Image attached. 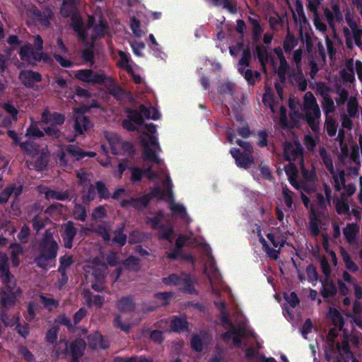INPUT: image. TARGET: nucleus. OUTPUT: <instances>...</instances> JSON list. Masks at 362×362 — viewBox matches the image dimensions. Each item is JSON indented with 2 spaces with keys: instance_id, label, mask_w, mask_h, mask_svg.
Listing matches in <instances>:
<instances>
[{
  "instance_id": "f257e3e1",
  "label": "nucleus",
  "mask_w": 362,
  "mask_h": 362,
  "mask_svg": "<svg viewBox=\"0 0 362 362\" xmlns=\"http://www.w3.org/2000/svg\"><path fill=\"white\" fill-rule=\"evenodd\" d=\"M143 116L146 119L153 120L158 119L160 117L159 112L155 107L147 109L141 105L139 112L136 110L129 111V119L124 121L123 126L128 130L137 129L144 134L141 138V143L144 147L145 161L159 163L160 159L156 154L159 150L158 143L156 137L153 135L156 132V127L151 124H144Z\"/></svg>"
},
{
  "instance_id": "f03ea898",
  "label": "nucleus",
  "mask_w": 362,
  "mask_h": 362,
  "mask_svg": "<svg viewBox=\"0 0 362 362\" xmlns=\"http://www.w3.org/2000/svg\"><path fill=\"white\" fill-rule=\"evenodd\" d=\"M76 0H63L61 13L67 16L71 13V25L78 36L86 45L92 46L94 39L104 35L106 31V23L100 13H95L93 16H88L86 25L83 24L81 16L75 12Z\"/></svg>"
},
{
  "instance_id": "7ed1b4c3",
  "label": "nucleus",
  "mask_w": 362,
  "mask_h": 362,
  "mask_svg": "<svg viewBox=\"0 0 362 362\" xmlns=\"http://www.w3.org/2000/svg\"><path fill=\"white\" fill-rule=\"evenodd\" d=\"M146 176L151 180H153L156 177L161 179L162 177H165V180L163 183L164 187V192H161L158 188H155L151 193V196L158 197L159 199L168 198L169 199V208L173 215L180 216L187 222L189 221L190 220L187 216L186 209L183 206L182 204L177 203L173 200L171 190L172 185L170 183V177L163 171L160 172L159 175H156L152 172L151 168H148L146 171Z\"/></svg>"
},
{
  "instance_id": "20e7f679",
  "label": "nucleus",
  "mask_w": 362,
  "mask_h": 362,
  "mask_svg": "<svg viewBox=\"0 0 362 362\" xmlns=\"http://www.w3.org/2000/svg\"><path fill=\"white\" fill-rule=\"evenodd\" d=\"M7 257L4 254H0V272L3 277L4 283L6 284V291L1 293V303L4 307L11 305L16 299V293H18V288L14 287L15 282L13 276L7 269Z\"/></svg>"
},
{
  "instance_id": "39448f33",
  "label": "nucleus",
  "mask_w": 362,
  "mask_h": 362,
  "mask_svg": "<svg viewBox=\"0 0 362 362\" xmlns=\"http://www.w3.org/2000/svg\"><path fill=\"white\" fill-rule=\"evenodd\" d=\"M43 41L40 35L35 37L34 45L36 50H33L30 45H25L21 47L19 54L23 61L30 64H35L38 62H47L50 58L42 52Z\"/></svg>"
},
{
  "instance_id": "423d86ee",
  "label": "nucleus",
  "mask_w": 362,
  "mask_h": 362,
  "mask_svg": "<svg viewBox=\"0 0 362 362\" xmlns=\"http://www.w3.org/2000/svg\"><path fill=\"white\" fill-rule=\"evenodd\" d=\"M75 77L78 80L87 83H103L116 96H117V93L121 92L119 88H117L116 91L111 90V88L114 86V81L111 77L103 74H93L91 70L81 69L75 73Z\"/></svg>"
},
{
  "instance_id": "0eeeda50",
  "label": "nucleus",
  "mask_w": 362,
  "mask_h": 362,
  "mask_svg": "<svg viewBox=\"0 0 362 362\" xmlns=\"http://www.w3.org/2000/svg\"><path fill=\"white\" fill-rule=\"evenodd\" d=\"M19 9L23 17L28 23H39L43 27H47L49 25L52 13L49 12L47 15H41L30 1L28 0L24 1L19 7Z\"/></svg>"
},
{
  "instance_id": "6e6552de",
  "label": "nucleus",
  "mask_w": 362,
  "mask_h": 362,
  "mask_svg": "<svg viewBox=\"0 0 362 362\" xmlns=\"http://www.w3.org/2000/svg\"><path fill=\"white\" fill-rule=\"evenodd\" d=\"M284 153L286 158L289 160H298L301 165V173L307 181L313 180L315 177V172L312 168L310 170H307L302 160V148L300 144L294 141L293 144L286 143L284 146Z\"/></svg>"
},
{
  "instance_id": "1a4fd4ad",
  "label": "nucleus",
  "mask_w": 362,
  "mask_h": 362,
  "mask_svg": "<svg viewBox=\"0 0 362 362\" xmlns=\"http://www.w3.org/2000/svg\"><path fill=\"white\" fill-rule=\"evenodd\" d=\"M57 251V243L52 239V235L47 233L42 245L41 254L37 259L38 265L42 267L52 266Z\"/></svg>"
},
{
  "instance_id": "9d476101",
  "label": "nucleus",
  "mask_w": 362,
  "mask_h": 362,
  "mask_svg": "<svg viewBox=\"0 0 362 362\" xmlns=\"http://www.w3.org/2000/svg\"><path fill=\"white\" fill-rule=\"evenodd\" d=\"M304 111L307 122L313 131L318 129L320 116V108L311 93H306L304 97Z\"/></svg>"
},
{
  "instance_id": "9b49d317",
  "label": "nucleus",
  "mask_w": 362,
  "mask_h": 362,
  "mask_svg": "<svg viewBox=\"0 0 362 362\" xmlns=\"http://www.w3.org/2000/svg\"><path fill=\"white\" fill-rule=\"evenodd\" d=\"M257 234L259 238V241L262 244V246L267 255L272 259H276L279 257V253L281 248L285 244L284 238L277 233H268L267 235V237L269 240L270 243L274 246V248H270L267 245L265 239L262 235L259 229L257 230Z\"/></svg>"
},
{
  "instance_id": "f8f14e48",
  "label": "nucleus",
  "mask_w": 362,
  "mask_h": 362,
  "mask_svg": "<svg viewBox=\"0 0 362 362\" xmlns=\"http://www.w3.org/2000/svg\"><path fill=\"white\" fill-rule=\"evenodd\" d=\"M41 122L50 125V127L45 128V133L47 135L59 137V133L57 126L63 124L64 117L60 114H50L47 110H45L42 115Z\"/></svg>"
},
{
  "instance_id": "ddd939ff",
  "label": "nucleus",
  "mask_w": 362,
  "mask_h": 362,
  "mask_svg": "<svg viewBox=\"0 0 362 362\" xmlns=\"http://www.w3.org/2000/svg\"><path fill=\"white\" fill-rule=\"evenodd\" d=\"M105 136L113 154L128 153L132 149L131 144L122 142L118 135L114 132H106Z\"/></svg>"
},
{
  "instance_id": "4468645a",
  "label": "nucleus",
  "mask_w": 362,
  "mask_h": 362,
  "mask_svg": "<svg viewBox=\"0 0 362 362\" xmlns=\"http://www.w3.org/2000/svg\"><path fill=\"white\" fill-rule=\"evenodd\" d=\"M332 347L326 350V356L329 362H340L341 358L348 357L350 355L349 344L346 341H343L341 345L337 344L334 348L333 344Z\"/></svg>"
},
{
  "instance_id": "2eb2a0df",
  "label": "nucleus",
  "mask_w": 362,
  "mask_h": 362,
  "mask_svg": "<svg viewBox=\"0 0 362 362\" xmlns=\"http://www.w3.org/2000/svg\"><path fill=\"white\" fill-rule=\"evenodd\" d=\"M86 107L76 108L75 109V132L76 135L83 134L85 132L88 130L91 127L90 122L83 115Z\"/></svg>"
},
{
  "instance_id": "dca6fc26",
  "label": "nucleus",
  "mask_w": 362,
  "mask_h": 362,
  "mask_svg": "<svg viewBox=\"0 0 362 362\" xmlns=\"http://www.w3.org/2000/svg\"><path fill=\"white\" fill-rule=\"evenodd\" d=\"M320 156L325 165L329 170L333 176L336 189L337 190H340L342 187H344V173L342 171H339L337 173L334 172L332 163L330 159L327 157L325 151L321 150Z\"/></svg>"
},
{
  "instance_id": "f3484780",
  "label": "nucleus",
  "mask_w": 362,
  "mask_h": 362,
  "mask_svg": "<svg viewBox=\"0 0 362 362\" xmlns=\"http://www.w3.org/2000/svg\"><path fill=\"white\" fill-rule=\"evenodd\" d=\"M8 134L16 144H18L21 148L32 158V160H35V153L37 155V148L32 144L29 142H21L17 134L13 131H8Z\"/></svg>"
},
{
  "instance_id": "a211bd4d",
  "label": "nucleus",
  "mask_w": 362,
  "mask_h": 362,
  "mask_svg": "<svg viewBox=\"0 0 362 362\" xmlns=\"http://www.w3.org/2000/svg\"><path fill=\"white\" fill-rule=\"evenodd\" d=\"M104 265L100 264L93 263L92 265H87L85 267L84 270L87 279L93 278L96 281H100L104 275L102 272Z\"/></svg>"
},
{
  "instance_id": "6ab92c4d",
  "label": "nucleus",
  "mask_w": 362,
  "mask_h": 362,
  "mask_svg": "<svg viewBox=\"0 0 362 362\" xmlns=\"http://www.w3.org/2000/svg\"><path fill=\"white\" fill-rule=\"evenodd\" d=\"M230 153L235 158L237 165L240 168H247L250 167L253 162L252 157L248 153H240L238 149H231Z\"/></svg>"
},
{
  "instance_id": "aec40b11",
  "label": "nucleus",
  "mask_w": 362,
  "mask_h": 362,
  "mask_svg": "<svg viewBox=\"0 0 362 362\" xmlns=\"http://www.w3.org/2000/svg\"><path fill=\"white\" fill-rule=\"evenodd\" d=\"M325 15L332 27H334L337 22H339L342 19V16L337 4H332L330 8H325Z\"/></svg>"
},
{
  "instance_id": "412c9836",
  "label": "nucleus",
  "mask_w": 362,
  "mask_h": 362,
  "mask_svg": "<svg viewBox=\"0 0 362 362\" xmlns=\"http://www.w3.org/2000/svg\"><path fill=\"white\" fill-rule=\"evenodd\" d=\"M349 65L351 66L350 73H342V78L344 81L352 82L354 80V69L358 75V78L362 81V63L359 61L354 62L353 60L349 62Z\"/></svg>"
},
{
  "instance_id": "4be33fe9",
  "label": "nucleus",
  "mask_w": 362,
  "mask_h": 362,
  "mask_svg": "<svg viewBox=\"0 0 362 362\" xmlns=\"http://www.w3.org/2000/svg\"><path fill=\"white\" fill-rule=\"evenodd\" d=\"M19 78L26 86H31L34 83L41 80V76L38 73L31 71H22L20 74Z\"/></svg>"
},
{
  "instance_id": "5701e85b",
  "label": "nucleus",
  "mask_w": 362,
  "mask_h": 362,
  "mask_svg": "<svg viewBox=\"0 0 362 362\" xmlns=\"http://www.w3.org/2000/svg\"><path fill=\"white\" fill-rule=\"evenodd\" d=\"M204 272L212 284H216L220 281V274L218 273L212 259H210L209 263L205 265Z\"/></svg>"
},
{
  "instance_id": "b1692460",
  "label": "nucleus",
  "mask_w": 362,
  "mask_h": 362,
  "mask_svg": "<svg viewBox=\"0 0 362 362\" xmlns=\"http://www.w3.org/2000/svg\"><path fill=\"white\" fill-rule=\"evenodd\" d=\"M76 234V230L71 223H67L64 226V232L62 237L64 242V246L67 248L72 247V239Z\"/></svg>"
},
{
  "instance_id": "393cba45",
  "label": "nucleus",
  "mask_w": 362,
  "mask_h": 362,
  "mask_svg": "<svg viewBox=\"0 0 362 362\" xmlns=\"http://www.w3.org/2000/svg\"><path fill=\"white\" fill-rule=\"evenodd\" d=\"M22 192V186L21 185H13L9 187H7L1 194H0V202H6L8 201L9 197L11 195H14L15 197L18 196Z\"/></svg>"
},
{
  "instance_id": "a878e982",
  "label": "nucleus",
  "mask_w": 362,
  "mask_h": 362,
  "mask_svg": "<svg viewBox=\"0 0 362 362\" xmlns=\"http://www.w3.org/2000/svg\"><path fill=\"white\" fill-rule=\"evenodd\" d=\"M341 151L344 156H350L351 159L356 164H360V159H359V151L358 148L356 145L351 144L350 145V150L348 147H345L343 146L342 141H341Z\"/></svg>"
},
{
  "instance_id": "bb28decb",
  "label": "nucleus",
  "mask_w": 362,
  "mask_h": 362,
  "mask_svg": "<svg viewBox=\"0 0 362 362\" xmlns=\"http://www.w3.org/2000/svg\"><path fill=\"white\" fill-rule=\"evenodd\" d=\"M245 330L243 328H239L236 330L234 327H232L229 332L223 334V339L226 341L230 339H233L234 344L237 345L240 342V339L245 335Z\"/></svg>"
},
{
  "instance_id": "cd10ccee",
  "label": "nucleus",
  "mask_w": 362,
  "mask_h": 362,
  "mask_svg": "<svg viewBox=\"0 0 362 362\" xmlns=\"http://www.w3.org/2000/svg\"><path fill=\"white\" fill-rule=\"evenodd\" d=\"M359 228L357 225L354 223L348 224L344 229V235L346 240L349 243L354 241L356 235L358 233Z\"/></svg>"
},
{
  "instance_id": "c85d7f7f",
  "label": "nucleus",
  "mask_w": 362,
  "mask_h": 362,
  "mask_svg": "<svg viewBox=\"0 0 362 362\" xmlns=\"http://www.w3.org/2000/svg\"><path fill=\"white\" fill-rule=\"evenodd\" d=\"M293 16L296 22L303 24L305 26L308 24V22L305 19L303 8L301 3L298 1H296L295 5V9L293 10Z\"/></svg>"
},
{
  "instance_id": "c756f323",
  "label": "nucleus",
  "mask_w": 362,
  "mask_h": 362,
  "mask_svg": "<svg viewBox=\"0 0 362 362\" xmlns=\"http://www.w3.org/2000/svg\"><path fill=\"white\" fill-rule=\"evenodd\" d=\"M119 59L117 61L118 66L124 70H126L128 73H132L133 66L129 62V56L124 52L119 51Z\"/></svg>"
},
{
  "instance_id": "7c9ffc66",
  "label": "nucleus",
  "mask_w": 362,
  "mask_h": 362,
  "mask_svg": "<svg viewBox=\"0 0 362 362\" xmlns=\"http://www.w3.org/2000/svg\"><path fill=\"white\" fill-rule=\"evenodd\" d=\"M89 344L94 349H105L107 347V344L103 341L102 335L98 333L89 337Z\"/></svg>"
},
{
  "instance_id": "2f4dec72",
  "label": "nucleus",
  "mask_w": 362,
  "mask_h": 362,
  "mask_svg": "<svg viewBox=\"0 0 362 362\" xmlns=\"http://www.w3.org/2000/svg\"><path fill=\"white\" fill-rule=\"evenodd\" d=\"M286 175H288L290 183L296 189L300 188V185L296 181L297 170L293 163H289L285 168Z\"/></svg>"
},
{
  "instance_id": "473e14b6",
  "label": "nucleus",
  "mask_w": 362,
  "mask_h": 362,
  "mask_svg": "<svg viewBox=\"0 0 362 362\" xmlns=\"http://www.w3.org/2000/svg\"><path fill=\"white\" fill-rule=\"evenodd\" d=\"M329 316L336 327L340 329L343 327V318L337 309L330 308L329 311Z\"/></svg>"
},
{
  "instance_id": "72a5a7b5",
  "label": "nucleus",
  "mask_w": 362,
  "mask_h": 362,
  "mask_svg": "<svg viewBox=\"0 0 362 362\" xmlns=\"http://www.w3.org/2000/svg\"><path fill=\"white\" fill-rule=\"evenodd\" d=\"M86 347V344L83 340H78L75 344L71 347V354L73 357V362H76V358L82 355L83 351Z\"/></svg>"
},
{
  "instance_id": "f704fd0d",
  "label": "nucleus",
  "mask_w": 362,
  "mask_h": 362,
  "mask_svg": "<svg viewBox=\"0 0 362 362\" xmlns=\"http://www.w3.org/2000/svg\"><path fill=\"white\" fill-rule=\"evenodd\" d=\"M44 135L43 132L40 131L36 123H32L30 127L27 129L25 136L28 139H33L35 138L41 137Z\"/></svg>"
},
{
  "instance_id": "c9c22d12",
  "label": "nucleus",
  "mask_w": 362,
  "mask_h": 362,
  "mask_svg": "<svg viewBox=\"0 0 362 362\" xmlns=\"http://www.w3.org/2000/svg\"><path fill=\"white\" fill-rule=\"evenodd\" d=\"M171 328L175 332H181L187 328V322L185 317H176L171 321Z\"/></svg>"
},
{
  "instance_id": "e433bc0d",
  "label": "nucleus",
  "mask_w": 362,
  "mask_h": 362,
  "mask_svg": "<svg viewBox=\"0 0 362 362\" xmlns=\"http://www.w3.org/2000/svg\"><path fill=\"white\" fill-rule=\"evenodd\" d=\"M343 280L349 282L350 286H352V289H354L355 296L357 299H360L362 296V289L355 281L351 280V276L347 272H344L343 274Z\"/></svg>"
},
{
  "instance_id": "4c0bfd02",
  "label": "nucleus",
  "mask_w": 362,
  "mask_h": 362,
  "mask_svg": "<svg viewBox=\"0 0 362 362\" xmlns=\"http://www.w3.org/2000/svg\"><path fill=\"white\" fill-rule=\"evenodd\" d=\"M186 238L184 236H180L176 241V250L173 252L168 253V257L170 259L184 258L180 253V250L184 245Z\"/></svg>"
},
{
  "instance_id": "58836bf2",
  "label": "nucleus",
  "mask_w": 362,
  "mask_h": 362,
  "mask_svg": "<svg viewBox=\"0 0 362 362\" xmlns=\"http://www.w3.org/2000/svg\"><path fill=\"white\" fill-rule=\"evenodd\" d=\"M276 53L279 57L280 63L279 67L278 69V74L281 80H284L285 78V74L288 68L287 63L282 55L281 51H276Z\"/></svg>"
},
{
  "instance_id": "ea45409f",
  "label": "nucleus",
  "mask_w": 362,
  "mask_h": 362,
  "mask_svg": "<svg viewBox=\"0 0 362 362\" xmlns=\"http://www.w3.org/2000/svg\"><path fill=\"white\" fill-rule=\"evenodd\" d=\"M341 256L343 258V260L346 264V267L347 269L351 271H357L358 267L357 265L352 261L349 254L344 250L341 249Z\"/></svg>"
},
{
  "instance_id": "a19ab883",
  "label": "nucleus",
  "mask_w": 362,
  "mask_h": 362,
  "mask_svg": "<svg viewBox=\"0 0 362 362\" xmlns=\"http://www.w3.org/2000/svg\"><path fill=\"white\" fill-rule=\"evenodd\" d=\"M283 200L287 207V211H293V195L286 188L283 189Z\"/></svg>"
},
{
  "instance_id": "79ce46f5",
  "label": "nucleus",
  "mask_w": 362,
  "mask_h": 362,
  "mask_svg": "<svg viewBox=\"0 0 362 362\" xmlns=\"http://www.w3.org/2000/svg\"><path fill=\"white\" fill-rule=\"evenodd\" d=\"M148 199L147 197H143L141 199H132L131 201H122L121 205L127 206L132 205L133 206L141 208L145 206L147 204Z\"/></svg>"
},
{
  "instance_id": "37998d69",
  "label": "nucleus",
  "mask_w": 362,
  "mask_h": 362,
  "mask_svg": "<svg viewBox=\"0 0 362 362\" xmlns=\"http://www.w3.org/2000/svg\"><path fill=\"white\" fill-rule=\"evenodd\" d=\"M337 211L339 214H345L349 211L347 200L341 196V199L337 202Z\"/></svg>"
},
{
  "instance_id": "c03bdc74",
  "label": "nucleus",
  "mask_w": 362,
  "mask_h": 362,
  "mask_svg": "<svg viewBox=\"0 0 362 362\" xmlns=\"http://www.w3.org/2000/svg\"><path fill=\"white\" fill-rule=\"evenodd\" d=\"M325 128L329 136L335 135L337 132V124L335 122L329 117H327L325 122Z\"/></svg>"
},
{
  "instance_id": "a18cd8bd",
  "label": "nucleus",
  "mask_w": 362,
  "mask_h": 362,
  "mask_svg": "<svg viewBox=\"0 0 362 362\" xmlns=\"http://www.w3.org/2000/svg\"><path fill=\"white\" fill-rule=\"evenodd\" d=\"M134 307L132 300L129 298H124L118 303V308L122 311L131 310Z\"/></svg>"
},
{
  "instance_id": "49530a36",
  "label": "nucleus",
  "mask_w": 362,
  "mask_h": 362,
  "mask_svg": "<svg viewBox=\"0 0 362 362\" xmlns=\"http://www.w3.org/2000/svg\"><path fill=\"white\" fill-rule=\"evenodd\" d=\"M206 341L204 337H200L199 336H194L192 340V348L199 351L202 349L203 344Z\"/></svg>"
},
{
  "instance_id": "de8ad7c7",
  "label": "nucleus",
  "mask_w": 362,
  "mask_h": 362,
  "mask_svg": "<svg viewBox=\"0 0 362 362\" xmlns=\"http://www.w3.org/2000/svg\"><path fill=\"white\" fill-rule=\"evenodd\" d=\"M130 28L136 37H141L144 32L140 29V24L138 21L132 18L130 23Z\"/></svg>"
},
{
  "instance_id": "09e8293b",
  "label": "nucleus",
  "mask_w": 362,
  "mask_h": 362,
  "mask_svg": "<svg viewBox=\"0 0 362 362\" xmlns=\"http://www.w3.org/2000/svg\"><path fill=\"white\" fill-rule=\"evenodd\" d=\"M322 107L326 114L333 112L334 110V105L332 99L327 96H324Z\"/></svg>"
},
{
  "instance_id": "8fccbe9b",
  "label": "nucleus",
  "mask_w": 362,
  "mask_h": 362,
  "mask_svg": "<svg viewBox=\"0 0 362 362\" xmlns=\"http://www.w3.org/2000/svg\"><path fill=\"white\" fill-rule=\"evenodd\" d=\"M263 102L266 105H268L272 112L275 111V105L272 103V95L270 90H267L263 95Z\"/></svg>"
},
{
  "instance_id": "3c124183",
  "label": "nucleus",
  "mask_w": 362,
  "mask_h": 362,
  "mask_svg": "<svg viewBox=\"0 0 362 362\" xmlns=\"http://www.w3.org/2000/svg\"><path fill=\"white\" fill-rule=\"evenodd\" d=\"M284 298L292 308H294L296 305L298 304L299 302L298 298L294 292L285 293Z\"/></svg>"
},
{
  "instance_id": "603ef678",
  "label": "nucleus",
  "mask_w": 362,
  "mask_h": 362,
  "mask_svg": "<svg viewBox=\"0 0 362 362\" xmlns=\"http://www.w3.org/2000/svg\"><path fill=\"white\" fill-rule=\"evenodd\" d=\"M173 229L170 227H161L159 230V236L161 238H165L170 241L172 240Z\"/></svg>"
},
{
  "instance_id": "864d4df0",
  "label": "nucleus",
  "mask_w": 362,
  "mask_h": 362,
  "mask_svg": "<svg viewBox=\"0 0 362 362\" xmlns=\"http://www.w3.org/2000/svg\"><path fill=\"white\" fill-rule=\"evenodd\" d=\"M323 290L322 294L325 297H328L333 295L335 292V287L332 284H325L322 285Z\"/></svg>"
},
{
  "instance_id": "5fc2aeb1",
  "label": "nucleus",
  "mask_w": 362,
  "mask_h": 362,
  "mask_svg": "<svg viewBox=\"0 0 362 362\" xmlns=\"http://www.w3.org/2000/svg\"><path fill=\"white\" fill-rule=\"evenodd\" d=\"M348 112L350 116H354L357 112V102L355 98H350L348 101Z\"/></svg>"
},
{
  "instance_id": "6e6d98bb",
  "label": "nucleus",
  "mask_w": 362,
  "mask_h": 362,
  "mask_svg": "<svg viewBox=\"0 0 362 362\" xmlns=\"http://www.w3.org/2000/svg\"><path fill=\"white\" fill-rule=\"evenodd\" d=\"M249 59H250L249 52L245 51L243 56L239 62V71L241 73H243L244 69L247 66Z\"/></svg>"
},
{
  "instance_id": "4d7b16f0",
  "label": "nucleus",
  "mask_w": 362,
  "mask_h": 362,
  "mask_svg": "<svg viewBox=\"0 0 362 362\" xmlns=\"http://www.w3.org/2000/svg\"><path fill=\"white\" fill-rule=\"evenodd\" d=\"M182 281V280L175 274L163 279V282L168 285H180Z\"/></svg>"
},
{
  "instance_id": "13d9d810",
  "label": "nucleus",
  "mask_w": 362,
  "mask_h": 362,
  "mask_svg": "<svg viewBox=\"0 0 362 362\" xmlns=\"http://www.w3.org/2000/svg\"><path fill=\"white\" fill-rule=\"evenodd\" d=\"M314 13V24L317 29H318L320 31H325L326 30V25L322 21L319 16L317 14V11Z\"/></svg>"
},
{
  "instance_id": "bf43d9fd",
  "label": "nucleus",
  "mask_w": 362,
  "mask_h": 362,
  "mask_svg": "<svg viewBox=\"0 0 362 362\" xmlns=\"http://www.w3.org/2000/svg\"><path fill=\"white\" fill-rule=\"evenodd\" d=\"M40 298L44 305L49 310L57 306V302L52 298H47L43 296H40Z\"/></svg>"
},
{
  "instance_id": "052dcab7",
  "label": "nucleus",
  "mask_w": 362,
  "mask_h": 362,
  "mask_svg": "<svg viewBox=\"0 0 362 362\" xmlns=\"http://www.w3.org/2000/svg\"><path fill=\"white\" fill-rule=\"evenodd\" d=\"M143 172L138 168H134L132 170L131 180L132 182H138L141 180Z\"/></svg>"
},
{
  "instance_id": "680f3d73",
  "label": "nucleus",
  "mask_w": 362,
  "mask_h": 362,
  "mask_svg": "<svg viewBox=\"0 0 362 362\" xmlns=\"http://www.w3.org/2000/svg\"><path fill=\"white\" fill-rule=\"evenodd\" d=\"M171 296V293H158L156 296V298L158 300V303L159 305H165L167 303V300Z\"/></svg>"
},
{
  "instance_id": "e2e57ef3",
  "label": "nucleus",
  "mask_w": 362,
  "mask_h": 362,
  "mask_svg": "<svg viewBox=\"0 0 362 362\" xmlns=\"http://www.w3.org/2000/svg\"><path fill=\"white\" fill-rule=\"evenodd\" d=\"M112 241L115 243L118 244L119 245H124L126 242V236L121 232V230L118 231L115 236L113 238Z\"/></svg>"
},
{
  "instance_id": "0e129e2a",
  "label": "nucleus",
  "mask_w": 362,
  "mask_h": 362,
  "mask_svg": "<svg viewBox=\"0 0 362 362\" xmlns=\"http://www.w3.org/2000/svg\"><path fill=\"white\" fill-rule=\"evenodd\" d=\"M96 189L100 194V196L103 198H106L108 197L107 190L105 186V185L100 182L96 183Z\"/></svg>"
},
{
  "instance_id": "69168bd1",
  "label": "nucleus",
  "mask_w": 362,
  "mask_h": 362,
  "mask_svg": "<svg viewBox=\"0 0 362 362\" xmlns=\"http://www.w3.org/2000/svg\"><path fill=\"white\" fill-rule=\"evenodd\" d=\"M60 263L61 265L59 269L64 270L71 264L72 259L70 256H64L63 257L61 258Z\"/></svg>"
},
{
  "instance_id": "338daca9",
  "label": "nucleus",
  "mask_w": 362,
  "mask_h": 362,
  "mask_svg": "<svg viewBox=\"0 0 362 362\" xmlns=\"http://www.w3.org/2000/svg\"><path fill=\"white\" fill-rule=\"evenodd\" d=\"M132 47L136 55L141 56V50L144 48V44L143 42H134L132 43Z\"/></svg>"
},
{
  "instance_id": "774afa93",
  "label": "nucleus",
  "mask_w": 362,
  "mask_h": 362,
  "mask_svg": "<svg viewBox=\"0 0 362 362\" xmlns=\"http://www.w3.org/2000/svg\"><path fill=\"white\" fill-rule=\"evenodd\" d=\"M4 109L12 117L13 119H16L18 111L13 105L11 104H5L4 105Z\"/></svg>"
}]
</instances>
